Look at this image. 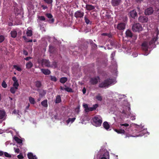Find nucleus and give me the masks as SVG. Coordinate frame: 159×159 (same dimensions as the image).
I'll return each mask as SVG.
<instances>
[{"instance_id":"1","label":"nucleus","mask_w":159,"mask_h":159,"mask_svg":"<svg viewBox=\"0 0 159 159\" xmlns=\"http://www.w3.org/2000/svg\"><path fill=\"white\" fill-rule=\"evenodd\" d=\"M114 82L112 79L108 78L104 80L101 83L98 84V87L100 88H108Z\"/></svg>"},{"instance_id":"2","label":"nucleus","mask_w":159,"mask_h":159,"mask_svg":"<svg viewBox=\"0 0 159 159\" xmlns=\"http://www.w3.org/2000/svg\"><path fill=\"white\" fill-rule=\"evenodd\" d=\"M93 124L96 127L100 126L102 122V118L100 116H95L93 119Z\"/></svg>"},{"instance_id":"3","label":"nucleus","mask_w":159,"mask_h":159,"mask_svg":"<svg viewBox=\"0 0 159 159\" xmlns=\"http://www.w3.org/2000/svg\"><path fill=\"white\" fill-rule=\"evenodd\" d=\"M132 30L134 32H139L142 30V27L140 24L136 23L132 26Z\"/></svg>"},{"instance_id":"4","label":"nucleus","mask_w":159,"mask_h":159,"mask_svg":"<svg viewBox=\"0 0 159 159\" xmlns=\"http://www.w3.org/2000/svg\"><path fill=\"white\" fill-rule=\"evenodd\" d=\"M100 80V78L99 76H94L90 78L89 82L91 85H96L98 83Z\"/></svg>"},{"instance_id":"5","label":"nucleus","mask_w":159,"mask_h":159,"mask_svg":"<svg viewBox=\"0 0 159 159\" xmlns=\"http://www.w3.org/2000/svg\"><path fill=\"white\" fill-rule=\"evenodd\" d=\"M125 35L127 38H132L134 40H136L137 38V36L136 35L133 34L132 31L129 30H128L125 32Z\"/></svg>"},{"instance_id":"6","label":"nucleus","mask_w":159,"mask_h":159,"mask_svg":"<svg viewBox=\"0 0 159 159\" xmlns=\"http://www.w3.org/2000/svg\"><path fill=\"white\" fill-rule=\"evenodd\" d=\"M6 112L3 109H0V123L6 119Z\"/></svg>"},{"instance_id":"7","label":"nucleus","mask_w":159,"mask_h":159,"mask_svg":"<svg viewBox=\"0 0 159 159\" xmlns=\"http://www.w3.org/2000/svg\"><path fill=\"white\" fill-rule=\"evenodd\" d=\"M84 15V13L83 12L80 11H78L75 13L74 16L76 18H82Z\"/></svg>"},{"instance_id":"8","label":"nucleus","mask_w":159,"mask_h":159,"mask_svg":"<svg viewBox=\"0 0 159 159\" xmlns=\"http://www.w3.org/2000/svg\"><path fill=\"white\" fill-rule=\"evenodd\" d=\"M141 48L144 51H148V48H151L148 44V43L146 41H144L141 44Z\"/></svg>"},{"instance_id":"9","label":"nucleus","mask_w":159,"mask_h":159,"mask_svg":"<svg viewBox=\"0 0 159 159\" xmlns=\"http://www.w3.org/2000/svg\"><path fill=\"white\" fill-rule=\"evenodd\" d=\"M153 12V9L152 7H150L145 10L144 13L146 15H150L152 14Z\"/></svg>"},{"instance_id":"10","label":"nucleus","mask_w":159,"mask_h":159,"mask_svg":"<svg viewBox=\"0 0 159 159\" xmlns=\"http://www.w3.org/2000/svg\"><path fill=\"white\" fill-rule=\"evenodd\" d=\"M42 65L43 66L49 67L50 66V62L49 60L43 59L41 61Z\"/></svg>"},{"instance_id":"11","label":"nucleus","mask_w":159,"mask_h":159,"mask_svg":"<svg viewBox=\"0 0 159 159\" xmlns=\"http://www.w3.org/2000/svg\"><path fill=\"white\" fill-rule=\"evenodd\" d=\"M45 15L48 18L50 19L48 20V22L50 23H54V19L52 18L53 16L51 13H46L45 14Z\"/></svg>"},{"instance_id":"12","label":"nucleus","mask_w":159,"mask_h":159,"mask_svg":"<svg viewBox=\"0 0 159 159\" xmlns=\"http://www.w3.org/2000/svg\"><path fill=\"white\" fill-rule=\"evenodd\" d=\"M148 18L147 16H141L139 18V20L141 23H146L148 21Z\"/></svg>"},{"instance_id":"13","label":"nucleus","mask_w":159,"mask_h":159,"mask_svg":"<svg viewBox=\"0 0 159 159\" xmlns=\"http://www.w3.org/2000/svg\"><path fill=\"white\" fill-rule=\"evenodd\" d=\"M129 15L132 18L135 19L136 17H137V13L135 10H133L129 12Z\"/></svg>"},{"instance_id":"14","label":"nucleus","mask_w":159,"mask_h":159,"mask_svg":"<svg viewBox=\"0 0 159 159\" xmlns=\"http://www.w3.org/2000/svg\"><path fill=\"white\" fill-rule=\"evenodd\" d=\"M125 24L124 23H120L118 24L117 26V28L120 30H123L125 29Z\"/></svg>"},{"instance_id":"15","label":"nucleus","mask_w":159,"mask_h":159,"mask_svg":"<svg viewBox=\"0 0 159 159\" xmlns=\"http://www.w3.org/2000/svg\"><path fill=\"white\" fill-rule=\"evenodd\" d=\"M121 2V0H111V4L113 7L117 6L119 5Z\"/></svg>"},{"instance_id":"16","label":"nucleus","mask_w":159,"mask_h":159,"mask_svg":"<svg viewBox=\"0 0 159 159\" xmlns=\"http://www.w3.org/2000/svg\"><path fill=\"white\" fill-rule=\"evenodd\" d=\"M98 107V105L96 104L93 106L92 107H89L88 110L86 111V112H88L89 111H93L96 109Z\"/></svg>"},{"instance_id":"17","label":"nucleus","mask_w":159,"mask_h":159,"mask_svg":"<svg viewBox=\"0 0 159 159\" xmlns=\"http://www.w3.org/2000/svg\"><path fill=\"white\" fill-rule=\"evenodd\" d=\"M109 157V152L106 151L103 154V156L101 158V159H107Z\"/></svg>"},{"instance_id":"18","label":"nucleus","mask_w":159,"mask_h":159,"mask_svg":"<svg viewBox=\"0 0 159 159\" xmlns=\"http://www.w3.org/2000/svg\"><path fill=\"white\" fill-rule=\"evenodd\" d=\"M157 38H153L148 43V44L149 46V47L152 48L153 44H154L155 42L157 41Z\"/></svg>"},{"instance_id":"19","label":"nucleus","mask_w":159,"mask_h":159,"mask_svg":"<svg viewBox=\"0 0 159 159\" xmlns=\"http://www.w3.org/2000/svg\"><path fill=\"white\" fill-rule=\"evenodd\" d=\"M41 70L42 73L46 75H49L51 73L50 71L48 69H42Z\"/></svg>"},{"instance_id":"20","label":"nucleus","mask_w":159,"mask_h":159,"mask_svg":"<svg viewBox=\"0 0 159 159\" xmlns=\"http://www.w3.org/2000/svg\"><path fill=\"white\" fill-rule=\"evenodd\" d=\"M86 8L88 11H91L95 9V7L91 4H86Z\"/></svg>"},{"instance_id":"21","label":"nucleus","mask_w":159,"mask_h":159,"mask_svg":"<svg viewBox=\"0 0 159 159\" xmlns=\"http://www.w3.org/2000/svg\"><path fill=\"white\" fill-rule=\"evenodd\" d=\"M27 157L29 159H37V157L35 155H34L33 153H29L27 154Z\"/></svg>"},{"instance_id":"22","label":"nucleus","mask_w":159,"mask_h":159,"mask_svg":"<svg viewBox=\"0 0 159 159\" xmlns=\"http://www.w3.org/2000/svg\"><path fill=\"white\" fill-rule=\"evenodd\" d=\"M39 92V95L41 98L43 97L46 94V91L43 90H38Z\"/></svg>"},{"instance_id":"23","label":"nucleus","mask_w":159,"mask_h":159,"mask_svg":"<svg viewBox=\"0 0 159 159\" xmlns=\"http://www.w3.org/2000/svg\"><path fill=\"white\" fill-rule=\"evenodd\" d=\"M67 80V78L66 77H62L60 79L59 82L60 83L64 84H65Z\"/></svg>"},{"instance_id":"24","label":"nucleus","mask_w":159,"mask_h":159,"mask_svg":"<svg viewBox=\"0 0 159 159\" xmlns=\"http://www.w3.org/2000/svg\"><path fill=\"white\" fill-rule=\"evenodd\" d=\"M103 126L104 128L107 130H108L110 128V125L108 122L107 121H105L103 123Z\"/></svg>"},{"instance_id":"25","label":"nucleus","mask_w":159,"mask_h":159,"mask_svg":"<svg viewBox=\"0 0 159 159\" xmlns=\"http://www.w3.org/2000/svg\"><path fill=\"white\" fill-rule=\"evenodd\" d=\"M10 34L11 37L13 38H16L17 34L16 31L15 30L11 31V32Z\"/></svg>"},{"instance_id":"26","label":"nucleus","mask_w":159,"mask_h":159,"mask_svg":"<svg viewBox=\"0 0 159 159\" xmlns=\"http://www.w3.org/2000/svg\"><path fill=\"white\" fill-rule=\"evenodd\" d=\"M14 139L15 141L18 143H22V140L18 138L17 137L15 136L14 137Z\"/></svg>"},{"instance_id":"27","label":"nucleus","mask_w":159,"mask_h":159,"mask_svg":"<svg viewBox=\"0 0 159 159\" xmlns=\"http://www.w3.org/2000/svg\"><path fill=\"white\" fill-rule=\"evenodd\" d=\"M61 96L59 95H58L56 97V100H55V102L56 103H58L61 102Z\"/></svg>"},{"instance_id":"28","label":"nucleus","mask_w":159,"mask_h":159,"mask_svg":"<svg viewBox=\"0 0 159 159\" xmlns=\"http://www.w3.org/2000/svg\"><path fill=\"white\" fill-rule=\"evenodd\" d=\"M18 89V88L16 87H11L10 89V91L12 94H14Z\"/></svg>"},{"instance_id":"29","label":"nucleus","mask_w":159,"mask_h":159,"mask_svg":"<svg viewBox=\"0 0 159 159\" xmlns=\"http://www.w3.org/2000/svg\"><path fill=\"white\" fill-rule=\"evenodd\" d=\"M26 68L28 69H30L33 66V64L30 61L26 64Z\"/></svg>"},{"instance_id":"30","label":"nucleus","mask_w":159,"mask_h":159,"mask_svg":"<svg viewBox=\"0 0 159 159\" xmlns=\"http://www.w3.org/2000/svg\"><path fill=\"white\" fill-rule=\"evenodd\" d=\"M114 131H116L118 134H124L125 133V131L124 129H114Z\"/></svg>"},{"instance_id":"31","label":"nucleus","mask_w":159,"mask_h":159,"mask_svg":"<svg viewBox=\"0 0 159 159\" xmlns=\"http://www.w3.org/2000/svg\"><path fill=\"white\" fill-rule=\"evenodd\" d=\"M41 105L43 107H48L47 100L45 99L41 102Z\"/></svg>"},{"instance_id":"32","label":"nucleus","mask_w":159,"mask_h":159,"mask_svg":"<svg viewBox=\"0 0 159 159\" xmlns=\"http://www.w3.org/2000/svg\"><path fill=\"white\" fill-rule=\"evenodd\" d=\"M84 19L85 21V22L87 24H91L92 23V22H91L89 19L88 18H87V16H85L84 17Z\"/></svg>"},{"instance_id":"33","label":"nucleus","mask_w":159,"mask_h":159,"mask_svg":"<svg viewBox=\"0 0 159 159\" xmlns=\"http://www.w3.org/2000/svg\"><path fill=\"white\" fill-rule=\"evenodd\" d=\"M75 119V118H69L68 119L66 120V123L67 124H69L70 122H71V123H72L73 122Z\"/></svg>"},{"instance_id":"34","label":"nucleus","mask_w":159,"mask_h":159,"mask_svg":"<svg viewBox=\"0 0 159 159\" xmlns=\"http://www.w3.org/2000/svg\"><path fill=\"white\" fill-rule=\"evenodd\" d=\"M26 34L27 36H31L33 35L31 30L28 29L26 32Z\"/></svg>"},{"instance_id":"35","label":"nucleus","mask_w":159,"mask_h":159,"mask_svg":"<svg viewBox=\"0 0 159 159\" xmlns=\"http://www.w3.org/2000/svg\"><path fill=\"white\" fill-rule=\"evenodd\" d=\"M35 86L37 88H40L41 87L42 84L41 82L39 81H37L35 82Z\"/></svg>"},{"instance_id":"36","label":"nucleus","mask_w":159,"mask_h":159,"mask_svg":"<svg viewBox=\"0 0 159 159\" xmlns=\"http://www.w3.org/2000/svg\"><path fill=\"white\" fill-rule=\"evenodd\" d=\"M29 100L30 103L31 104H34L35 103V101L34 98L31 97H29Z\"/></svg>"},{"instance_id":"37","label":"nucleus","mask_w":159,"mask_h":159,"mask_svg":"<svg viewBox=\"0 0 159 159\" xmlns=\"http://www.w3.org/2000/svg\"><path fill=\"white\" fill-rule=\"evenodd\" d=\"M57 67V62L54 61L52 62V64L50 65L49 67H54V68H56Z\"/></svg>"},{"instance_id":"38","label":"nucleus","mask_w":159,"mask_h":159,"mask_svg":"<svg viewBox=\"0 0 159 159\" xmlns=\"http://www.w3.org/2000/svg\"><path fill=\"white\" fill-rule=\"evenodd\" d=\"M65 86L66 87L65 88V90L68 92H72L73 90L72 89H71L70 88H69V87H67L66 86V85H65Z\"/></svg>"},{"instance_id":"39","label":"nucleus","mask_w":159,"mask_h":159,"mask_svg":"<svg viewBox=\"0 0 159 159\" xmlns=\"http://www.w3.org/2000/svg\"><path fill=\"white\" fill-rule=\"evenodd\" d=\"M13 67L14 68L16 69L18 71H20L22 70V69L21 67H20L17 65H14Z\"/></svg>"},{"instance_id":"40","label":"nucleus","mask_w":159,"mask_h":159,"mask_svg":"<svg viewBox=\"0 0 159 159\" xmlns=\"http://www.w3.org/2000/svg\"><path fill=\"white\" fill-rule=\"evenodd\" d=\"M96 98L99 101H101L102 100V97L100 95V94H98V95L96 96Z\"/></svg>"},{"instance_id":"41","label":"nucleus","mask_w":159,"mask_h":159,"mask_svg":"<svg viewBox=\"0 0 159 159\" xmlns=\"http://www.w3.org/2000/svg\"><path fill=\"white\" fill-rule=\"evenodd\" d=\"M50 80L52 81H53L54 82H56L57 80V78L55 76H50Z\"/></svg>"},{"instance_id":"42","label":"nucleus","mask_w":159,"mask_h":159,"mask_svg":"<svg viewBox=\"0 0 159 159\" xmlns=\"http://www.w3.org/2000/svg\"><path fill=\"white\" fill-rule=\"evenodd\" d=\"M2 85L3 88H6L7 87V84L4 80L2 83Z\"/></svg>"},{"instance_id":"43","label":"nucleus","mask_w":159,"mask_h":159,"mask_svg":"<svg viewBox=\"0 0 159 159\" xmlns=\"http://www.w3.org/2000/svg\"><path fill=\"white\" fill-rule=\"evenodd\" d=\"M12 85H13L14 87H17L18 88L19 86L18 81L14 82Z\"/></svg>"},{"instance_id":"44","label":"nucleus","mask_w":159,"mask_h":159,"mask_svg":"<svg viewBox=\"0 0 159 159\" xmlns=\"http://www.w3.org/2000/svg\"><path fill=\"white\" fill-rule=\"evenodd\" d=\"M43 1L48 4H51L53 2L52 0H43Z\"/></svg>"},{"instance_id":"45","label":"nucleus","mask_w":159,"mask_h":159,"mask_svg":"<svg viewBox=\"0 0 159 159\" xmlns=\"http://www.w3.org/2000/svg\"><path fill=\"white\" fill-rule=\"evenodd\" d=\"M4 156L10 158L11 157V154H9L7 152H4Z\"/></svg>"},{"instance_id":"46","label":"nucleus","mask_w":159,"mask_h":159,"mask_svg":"<svg viewBox=\"0 0 159 159\" xmlns=\"http://www.w3.org/2000/svg\"><path fill=\"white\" fill-rule=\"evenodd\" d=\"M38 18L41 21H45V18L44 16H39Z\"/></svg>"},{"instance_id":"47","label":"nucleus","mask_w":159,"mask_h":159,"mask_svg":"<svg viewBox=\"0 0 159 159\" xmlns=\"http://www.w3.org/2000/svg\"><path fill=\"white\" fill-rule=\"evenodd\" d=\"M102 36H107L109 37H111V35L110 34L108 33H102Z\"/></svg>"},{"instance_id":"48","label":"nucleus","mask_w":159,"mask_h":159,"mask_svg":"<svg viewBox=\"0 0 159 159\" xmlns=\"http://www.w3.org/2000/svg\"><path fill=\"white\" fill-rule=\"evenodd\" d=\"M83 106L85 108V111L86 112V111L88 110L89 107L88 105L86 104H85L83 105Z\"/></svg>"},{"instance_id":"49","label":"nucleus","mask_w":159,"mask_h":159,"mask_svg":"<svg viewBox=\"0 0 159 159\" xmlns=\"http://www.w3.org/2000/svg\"><path fill=\"white\" fill-rule=\"evenodd\" d=\"M4 40V37L1 35L0 36V43H2Z\"/></svg>"},{"instance_id":"50","label":"nucleus","mask_w":159,"mask_h":159,"mask_svg":"<svg viewBox=\"0 0 159 159\" xmlns=\"http://www.w3.org/2000/svg\"><path fill=\"white\" fill-rule=\"evenodd\" d=\"M120 125V127L121 128L122 126L127 127L129 126V125L128 124H121Z\"/></svg>"},{"instance_id":"51","label":"nucleus","mask_w":159,"mask_h":159,"mask_svg":"<svg viewBox=\"0 0 159 159\" xmlns=\"http://www.w3.org/2000/svg\"><path fill=\"white\" fill-rule=\"evenodd\" d=\"M17 157L19 159H22L24 158V157L22 154H20L17 156Z\"/></svg>"},{"instance_id":"52","label":"nucleus","mask_w":159,"mask_h":159,"mask_svg":"<svg viewBox=\"0 0 159 159\" xmlns=\"http://www.w3.org/2000/svg\"><path fill=\"white\" fill-rule=\"evenodd\" d=\"M23 54L24 55L27 56L28 55V53L27 51L24 50L23 51Z\"/></svg>"},{"instance_id":"53","label":"nucleus","mask_w":159,"mask_h":159,"mask_svg":"<svg viewBox=\"0 0 159 159\" xmlns=\"http://www.w3.org/2000/svg\"><path fill=\"white\" fill-rule=\"evenodd\" d=\"M12 80L14 81V82L18 81V80L15 76H13L12 77Z\"/></svg>"},{"instance_id":"54","label":"nucleus","mask_w":159,"mask_h":159,"mask_svg":"<svg viewBox=\"0 0 159 159\" xmlns=\"http://www.w3.org/2000/svg\"><path fill=\"white\" fill-rule=\"evenodd\" d=\"M75 111H76V112L78 113L79 111V107H78L76 108L75 109Z\"/></svg>"},{"instance_id":"55","label":"nucleus","mask_w":159,"mask_h":159,"mask_svg":"<svg viewBox=\"0 0 159 159\" xmlns=\"http://www.w3.org/2000/svg\"><path fill=\"white\" fill-rule=\"evenodd\" d=\"M42 7L43 9V10H45L47 8V7L46 6H45L44 5H42L41 6Z\"/></svg>"},{"instance_id":"56","label":"nucleus","mask_w":159,"mask_h":159,"mask_svg":"<svg viewBox=\"0 0 159 159\" xmlns=\"http://www.w3.org/2000/svg\"><path fill=\"white\" fill-rule=\"evenodd\" d=\"M86 89L85 88H83L82 89V92L83 94H84L86 93Z\"/></svg>"},{"instance_id":"57","label":"nucleus","mask_w":159,"mask_h":159,"mask_svg":"<svg viewBox=\"0 0 159 159\" xmlns=\"http://www.w3.org/2000/svg\"><path fill=\"white\" fill-rule=\"evenodd\" d=\"M31 59V58L30 57H27L26 58H24V59L26 61H28L30 59Z\"/></svg>"},{"instance_id":"58","label":"nucleus","mask_w":159,"mask_h":159,"mask_svg":"<svg viewBox=\"0 0 159 159\" xmlns=\"http://www.w3.org/2000/svg\"><path fill=\"white\" fill-rule=\"evenodd\" d=\"M4 152L2 151H0V156H2L4 154Z\"/></svg>"},{"instance_id":"59","label":"nucleus","mask_w":159,"mask_h":159,"mask_svg":"<svg viewBox=\"0 0 159 159\" xmlns=\"http://www.w3.org/2000/svg\"><path fill=\"white\" fill-rule=\"evenodd\" d=\"M20 151V149L19 148H17L16 149H15V152H17V153H18Z\"/></svg>"},{"instance_id":"60","label":"nucleus","mask_w":159,"mask_h":159,"mask_svg":"<svg viewBox=\"0 0 159 159\" xmlns=\"http://www.w3.org/2000/svg\"><path fill=\"white\" fill-rule=\"evenodd\" d=\"M22 38L24 39V40L26 42V41L27 40L26 37L25 36H23Z\"/></svg>"},{"instance_id":"61","label":"nucleus","mask_w":159,"mask_h":159,"mask_svg":"<svg viewBox=\"0 0 159 159\" xmlns=\"http://www.w3.org/2000/svg\"><path fill=\"white\" fill-rule=\"evenodd\" d=\"M143 0H136L137 3H140L141 2L143 1Z\"/></svg>"},{"instance_id":"62","label":"nucleus","mask_w":159,"mask_h":159,"mask_svg":"<svg viewBox=\"0 0 159 159\" xmlns=\"http://www.w3.org/2000/svg\"><path fill=\"white\" fill-rule=\"evenodd\" d=\"M26 42H33L32 39H30V40H26Z\"/></svg>"},{"instance_id":"63","label":"nucleus","mask_w":159,"mask_h":159,"mask_svg":"<svg viewBox=\"0 0 159 159\" xmlns=\"http://www.w3.org/2000/svg\"><path fill=\"white\" fill-rule=\"evenodd\" d=\"M30 106V103H29V104H28L27 106L26 107V110H27V109L29 108Z\"/></svg>"},{"instance_id":"64","label":"nucleus","mask_w":159,"mask_h":159,"mask_svg":"<svg viewBox=\"0 0 159 159\" xmlns=\"http://www.w3.org/2000/svg\"><path fill=\"white\" fill-rule=\"evenodd\" d=\"M65 88H63L61 86L60 87V89H61V90H65Z\"/></svg>"}]
</instances>
